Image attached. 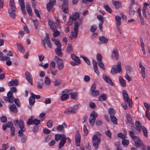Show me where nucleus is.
Instances as JSON below:
<instances>
[{"mask_svg":"<svg viewBox=\"0 0 150 150\" xmlns=\"http://www.w3.org/2000/svg\"><path fill=\"white\" fill-rule=\"evenodd\" d=\"M14 127L13 126V124L12 122H8L6 125L4 124L3 125V129L5 130L6 129L7 127Z\"/></svg>","mask_w":150,"mask_h":150,"instance_id":"bb28decb","label":"nucleus"},{"mask_svg":"<svg viewBox=\"0 0 150 150\" xmlns=\"http://www.w3.org/2000/svg\"><path fill=\"white\" fill-rule=\"evenodd\" d=\"M122 96L123 98V99L125 103H126L125 105H124L123 107L124 109H126L127 108V103L129 107L132 108V101L129 96L127 91L125 90L122 91Z\"/></svg>","mask_w":150,"mask_h":150,"instance_id":"f257e3e1","label":"nucleus"},{"mask_svg":"<svg viewBox=\"0 0 150 150\" xmlns=\"http://www.w3.org/2000/svg\"><path fill=\"white\" fill-rule=\"evenodd\" d=\"M108 112L110 116L114 115L115 113V110L112 108H109L108 109Z\"/></svg>","mask_w":150,"mask_h":150,"instance_id":"49530a36","label":"nucleus"},{"mask_svg":"<svg viewBox=\"0 0 150 150\" xmlns=\"http://www.w3.org/2000/svg\"><path fill=\"white\" fill-rule=\"evenodd\" d=\"M70 90H65L62 93V95L61 97V99L62 101H64L67 100L69 97V94H70Z\"/></svg>","mask_w":150,"mask_h":150,"instance_id":"9d476101","label":"nucleus"},{"mask_svg":"<svg viewBox=\"0 0 150 150\" xmlns=\"http://www.w3.org/2000/svg\"><path fill=\"white\" fill-rule=\"evenodd\" d=\"M34 118V117L33 116H32L30 118L28 119L27 122V124L28 125L33 124V120Z\"/></svg>","mask_w":150,"mask_h":150,"instance_id":"ea45409f","label":"nucleus"},{"mask_svg":"<svg viewBox=\"0 0 150 150\" xmlns=\"http://www.w3.org/2000/svg\"><path fill=\"white\" fill-rule=\"evenodd\" d=\"M18 82L17 80H12L10 81L8 85L9 86H16L18 85Z\"/></svg>","mask_w":150,"mask_h":150,"instance_id":"72a5a7b5","label":"nucleus"},{"mask_svg":"<svg viewBox=\"0 0 150 150\" xmlns=\"http://www.w3.org/2000/svg\"><path fill=\"white\" fill-rule=\"evenodd\" d=\"M25 78L27 81L29 82L31 85H33V79L32 77L29 72L26 71L25 73Z\"/></svg>","mask_w":150,"mask_h":150,"instance_id":"ddd939ff","label":"nucleus"},{"mask_svg":"<svg viewBox=\"0 0 150 150\" xmlns=\"http://www.w3.org/2000/svg\"><path fill=\"white\" fill-rule=\"evenodd\" d=\"M40 120H38L37 119H35L33 120V124L37 125L40 123Z\"/></svg>","mask_w":150,"mask_h":150,"instance_id":"13d9d810","label":"nucleus"},{"mask_svg":"<svg viewBox=\"0 0 150 150\" xmlns=\"http://www.w3.org/2000/svg\"><path fill=\"white\" fill-rule=\"evenodd\" d=\"M17 48L20 52L24 53L25 52V50L23 46L20 44H17Z\"/></svg>","mask_w":150,"mask_h":150,"instance_id":"cd10ccee","label":"nucleus"},{"mask_svg":"<svg viewBox=\"0 0 150 150\" xmlns=\"http://www.w3.org/2000/svg\"><path fill=\"white\" fill-rule=\"evenodd\" d=\"M25 129H21L18 132V136L21 137L23 134V132L25 130Z\"/></svg>","mask_w":150,"mask_h":150,"instance_id":"338daca9","label":"nucleus"},{"mask_svg":"<svg viewBox=\"0 0 150 150\" xmlns=\"http://www.w3.org/2000/svg\"><path fill=\"white\" fill-rule=\"evenodd\" d=\"M48 25L50 27V29L54 31L57 30V27L51 20H49L48 22Z\"/></svg>","mask_w":150,"mask_h":150,"instance_id":"2eb2a0df","label":"nucleus"},{"mask_svg":"<svg viewBox=\"0 0 150 150\" xmlns=\"http://www.w3.org/2000/svg\"><path fill=\"white\" fill-rule=\"evenodd\" d=\"M103 76L104 79L106 82L111 85L113 86L114 85V83L109 77L107 76L105 74L103 75Z\"/></svg>","mask_w":150,"mask_h":150,"instance_id":"f3484780","label":"nucleus"},{"mask_svg":"<svg viewBox=\"0 0 150 150\" xmlns=\"http://www.w3.org/2000/svg\"><path fill=\"white\" fill-rule=\"evenodd\" d=\"M42 80L41 79H40V80H39V79L38 78H37L36 79V81L39 84L37 85V88L39 89H41L42 88V86L40 84H39L41 83H42Z\"/></svg>","mask_w":150,"mask_h":150,"instance_id":"37998d69","label":"nucleus"},{"mask_svg":"<svg viewBox=\"0 0 150 150\" xmlns=\"http://www.w3.org/2000/svg\"><path fill=\"white\" fill-rule=\"evenodd\" d=\"M75 138L76 146H79L80 144L81 136L78 131H77L75 133Z\"/></svg>","mask_w":150,"mask_h":150,"instance_id":"f8f14e48","label":"nucleus"},{"mask_svg":"<svg viewBox=\"0 0 150 150\" xmlns=\"http://www.w3.org/2000/svg\"><path fill=\"white\" fill-rule=\"evenodd\" d=\"M98 116L97 113L93 111L90 115V118L89 119L95 120Z\"/></svg>","mask_w":150,"mask_h":150,"instance_id":"b1692460","label":"nucleus"},{"mask_svg":"<svg viewBox=\"0 0 150 150\" xmlns=\"http://www.w3.org/2000/svg\"><path fill=\"white\" fill-rule=\"evenodd\" d=\"M19 126L20 129H25V128L24 127V124L23 121L21 120H19Z\"/></svg>","mask_w":150,"mask_h":150,"instance_id":"a18cd8bd","label":"nucleus"},{"mask_svg":"<svg viewBox=\"0 0 150 150\" xmlns=\"http://www.w3.org/2000/svg\"><path fill=\"white\" fill-rule=\"evenodd\" d=\"M53 125V121L51 120H49L47 123V126L48 128L51 127Z\"/></svg>","mask_w":150,"mask_h":150,"instance_id":"bf43d9fd","label":"nucleus"},{"mask_svg":"<svg viewBox=\"0 0 150 150\" xmlns=\"http://www.w3.org/2000/svg\"><path fill=\"white\" fill-rule=\"evenodd\" d=\"M52 40L54 42V44L57 46V47L60 48L61 47V45L59 41L57 40L56 39L54 38Z\"/></svg>","mask_w":150,"mask_h":150,"instance_id":"de8ad7c7","label":"nucleus"},{"mask_svg":"<svg viewBox=\"0 0 150 150\" xmlns=\"http://www.w3.org/2000/svg\"><path fill=\"white\" fill-rule=\"evenodd\" d=\"M55 23L58 28L59 29H60L61 28L60 24V23L58 19L57 18L55 19Z\"/></svg>","mask_w":150,"mask_h":150,"instance_id":"e2e57ef3","label":"nucleus"},{"mask_svg":"<svg viewBox=\"0 0 150 150\" xmlns=\"http://www.w3.org/2000/svg\"><path fill=\"white\" fill-rule=\"evenodd\" d=\"M15 12L11 11V10H8V13L10 16L13 18H15L16 16V14L15 13Z\"/></svg>","mask_w":150,"mask_h":150,"instance_id":"09e8293b","label":"nucleus"},{"mask_svg":"<svg viewBox=\"0 0 150 150\" xmlns=\"http://www.w3.org/2000/svg\"><path fill=\"white\" fill-rule=\"evenodd\" d=\"M125 136L122 133V145L125 147L127 146L129 144V141L125 139Z\"/></svg>","mask_w":150,"mask_h":150,"instance_id":"4be33fe9","label":"nucleus"},{"mask_svg":"<svg viewBox=\"0 0 150 150\" xmlns=\"http://www.w3.org/2000/svg\"><path fill=\"white\" fill-rule=\"evenodd\" d=\"M111 122L114 124H117V119L114 115L110 116Z\"/></svg>","mask_w":150,"mask_h":150,"instance_id":"4c0bfd02","label":"nucleus"},{"mask_svg":"<svg viewBox=\"0 0 150 150\" xmlns=\"http://www.w3.org/2000/svg\"><path fill=\"white\" fill-rule=\"evenodd\" d=\"M135 126L136 129L139 132L141 131V129H143V127H144V126L142 125L140 122L138 121L136 122Z\"/></svg>","mask_w":150,"mask_h":150,"instance_id":"aec40b11","label":"nucleus"},{"mask_svg":"<svg viewBox=\"0 0 150 150\" xmlns=\"http://www.w3.org/2000/svg\"><path fill=\"white\" fill-rule=\"evenodd\" d=\"M66 51L67 53L70 54L73 52V48L72 45L71 43H69L67 46L66 49Z\"/></svg>","mask_w":150,"mask_h":150,"instance_id":"412c9836","label":"nucleus"},{"mask_svg":"<svg viewBox=\"0 0 150 150\" xmlns=\"http://www.w3.org/2000/svg\"><path fill=\"white\" fill-rule=\"evenodd\" d=\"M63 125L65 127H66L65 124L64 123L63 125H59L57 126V129L59 131H62L64 128Z\"/></svg>","mask_w":150,"mask_h":150,"instance_id":"8fccbe9b","label":"nucleus"},{"mask_svg":"<svg viewBox=\"0 0 150 150\" xmlns=\"http://www.w3.org/2000/svg\"><path fill=\"white\" fill-rule=\"evenodd\" d=\"M105 134L107 136L109 137L110 138H111V132H110V130H108L107 131L105 132Z\"/></svg>","mask_w":150,"mask_h":150,"instance_id":"69168bd1","label":"nucleus"},{"mask_svg":"<svg viewBox=\"0 0 150 150\" xmlns=\"http://www.w3.org/2000/svg\"><path fill=\"white\" fill-rule=\"evenodd\" d=\"M26 7L27 12L28 14L30 16L32 15V12L30 6L28 3H27L26 4Z\"/></svg>","mask_w":150,"mask_h":150,"instance_id":"c85d7f7f","label":"nucleus"},{"mask_svg":"<svg viewBox=\"0 0 150 150\" xmlns=\"http://www.w3.org/2000/svg\"><path fill=\"white\" fill-rule=\"evenodd\" d=\"M32 21L35 29H38V21L36 19L33 20Z\"/></svg>","mask_w":150,"mask_h":150,"instance_id":"79ce46f5","label":"nucleus"},{"mask_svg":"<svg viewBox=\"0 0 150 150\" xmlns=\"http://www.w3.org/2000/svg\"><path fill=\"white\" fill-rule=\"evenodd\" d=\"M54 60L57 63V67L59 70H62L64 67L63 61L61 59L58 58L57 56L54 57Z\"/></svg>","mask_w":150,"mask_h":150,"instance_id":"0eeeda50","label":"nucleus"},{"mask_svg":"<svg viewBox=\"0 0 150 150\" xmlns=\"http://www.w3.org/2000/svg\"><path fill=\"white\" fill-rule=\"evenodd\" d=\"M132 6L131 4H130V6L129 8V14L131 16H133L134 15L135 11L132 9Z\"/></svg>","mask_w":150,"mask_h":150,"instance_id":"e433bc0d","label":"nucleus"},{"mask_svg":"<svg viewBox=\"0 0 150 150\" xmlns=\"http://www.w3.org/2000/svg\"><path fill=\"white\" fill-rule=\"evenodd\" d=\"M9 107L10 110L13 112H16L17 111V109L15 105L13 104L12 105H9Z\"/></svg>","mask_w":150,"mask_h":150,"instance_id":"c9c22d12","label":"nucleus"},{"mask_svg":"<svg viewBox=\"0 0 150 150\" xmlns=\"http://www.w3.org/2000/svg\"><path fill=\"white\" fill-rule=\"evenodd\" d=\"M142 130L143 132L144 135L146 137H147V131L146 128L144 127H143Z\"/></svg>","mask_w":150,"mask_h":150,"instance_id":"6e6d98bb","label":"nucleus"},{"mask_svg":"<svg viewBox=\"0 0 150 150\" xmlns=\"http://www.w3.org/2000/svg\"><path fill=\"white\" fill-rule=\"evenodd\" d=\"M9 6L11 10V11H15L16 8L13 0H10L9 1Z\"/></svg>","mask_w":150,"mask_h":150,"instance_id":"a211bd4d","label":"nucleus"},{"mask_svg":"<svg viewBox=\"0 0 150 150\" xmlns=\"http://www.w3.org/2000/svg\"><path fill=\"white\" fill-rule=\"evenodd\" d=\"M121 64L120 62L117 63L116 66L114 65L112 67L111 70V73L112 74H115L118 73H120L121 71Z\"/></svg>","mask_w":150,"mask_h":150,"instance_id":"20e7f679","label":"nucleus"},{"mask_svg":"<svg viewBox=\"0 0 150 150\" xmlns=\"http://www.w3.org/2000/svg\"><path fill=\"white\" fill-rule=\"evenodd\" d=\"M30 94L31 96H33L35 99V98L36 99H39L40 98V96L39 95H35L33 93H31Z\"/></svg>","mask_w":150,"mask_h":150,"instance_id":"0e129e2a","label":"nucleus"},{"mask_svg":"<svg viewBox=\"0 0 150 150\" xmlns=\"http://www.w3.org/2000/svg\"><path fill=\"white\" fill-rule=\"evenodd\" d=\"M53 5H54L49 3L47 4V8L48 11H50Z\"/></svg>","mask_w":150,"mask_h":150,"instance_id":"5fc2aeb1","label":"nucleus"},{"mask_svg":"<svg viewBox=\"0 0 150 150\" xmlns=\"http://www.w3.org/2000/svg\"><path fill=\"white\" fill-rule=\"evenodd\" d=\"M79 107L77 105L72 106L71 108L67 109L64 111L65 114L69 115L72 114H74L78 110Z\"/></svg>","mask_w":150,"mask_h":150,"instance_id":"39448f33","label":"nucleus"},{"mask_svg":"<svg viewBox=\"0 0 150 150\" xmlns=\"http://www.w3.org/2000/svg\"><path fill=\"white\" fill-rule=\"evenodd\" d=\"M107 96L105 94H101L98 97V99L100 101H105L107 99Z\"/></svg>","mask_w":150,"mask_h":150,"instance_id":"473e14b6","label":"nucleus"},{"mask_svg":"<svg viewBox=\"0 0 150 150\" xmlns=\"http://www.w3.org/2000/svg\"><path fill=\"white\" fill-rule=\"evenodd\" d=\"M113 4L116 8H118L121 5V3L118 1H113Z\"/></svg>","mask_w":150,"mask_h":150,"instance_id":"a19ab883","label":"nucleus"},{"mask_svg":"<svg viewBox=\"0 0 150 150\" xmlns=\"http://www.w3.org/2000/svg\"><path fill=\"white\" fill-rule=\"evenodd\" d=\"M56 64L55 62L53 61H52L50 64V67L51 69H55Z\"/></svg>","mask_w":150,"mask_h":150,"instance_id":"603ef678","label":"nucleus"},{"mask_svg":"<svg viewBox=\"0 0 150 150\" xmlns=\"http://www.w3.org/2000/svg\"><path fill=\"white\" fill-rule=\"evenodd\" d=\"M126 117L127 120L128 122H126V123L127 125H129L130 124L131 125L134 124V123L132 121V118L130 115L129 114H126Z\"/></svg>","mask_w":150,"mask_h":150,"instance_id":"dca6fc26","label":"nucleus"},{"mask_svg":"<svg viewBox=\"0 0 150 150\" xmlns=\"http://www.w3.org/2000/svg\"><path fill=\"white\" fill-rule=\"evenodd\" d=\"M134 142V146L137 148H139L143 145V143L138 137H135L133 140Z\"/></svg>","mask_w":150,"mask_h":150,"instance_id":"9b49d317","label":"nucleus"},{"mask_svg":"<svg viewBox=\"0 0 150 150\" xmlns=\"http://www.w3.org/2000/svg\"><path fill=\"white\" fill-rule=\"evenodd\" d=\"M53 32V36L54 37H57L60 34L59 32L57 31V30Z\"/></svg>","mask_w":150,"mask_h":150,"instance_id":"864d4df0","label":"nucleus"},{"mask_svg":"<svg viewBox=\"0 0 150 150\" xmlns=\"http://www.w3.org/2000/svg\"><path fill=\"white\" fill-rule=\"evenodd\" d=\"M97 28L96 26L94 25L91 26V28L90 30L91 32H93L96 31Z\"/></svg>","mask_w":150,"mask_h":150,"instance_id":"774afa93","label":"nucleus"},{"mask_svg":"<svg viewBox=\"0 0 150 150\" xmlns=\"http://www.w3.org/2000/svg\"><path fill=\"white\" fill-rule=\"evenodd\" d=\"M82 23L81 20L75 22L74 23V31L71 32L69 38L72 40L76 38L77 36L78 32V27Z\"/></svg>","mask_w":150,"mask_h":150,"instance_id":"f03ea898","label":"nucleus"},{"mask_svg":"<svg viewBox=\"0 0 150 150\" xmlns=\"http://www.w3.org/2000/svg\"><path fill=\"white\" fill-rule=\"evenodd\" d=\"M129 135L132 138L133 140L135 138V137H137L135 136L134 133L132 131H130L129 132Z\"/></svg>","mask_w":150,"mask_h":150,"instance_id":"4d7b16f0","label":"nucleus"},{"mask_svg":"<svg viewBox=\"0 0 150 150\" xmlns=\"http://www.w3.org/2000/svg\"><path fill=\"white\" fill-rule=\"evenodd\" d=\"M112 53V55L115 56L117 60L118 59L119 56L117 49L115 48H114L113 50Z\"/></svg>","mask_w":150,"mask_h":150,"instance_id":"2f4dec72","label":"nucleus"},{"mask_svg":"<svg viewBox=\"0 0 150 150\" xmlns=\"http://www.w3.org/2000/svg\"><path fill=\"white\" fill-rule=\"evenodd\" d=\"M35 103V99L32 96L29 99V103L30 105H33Z\"/></svg>","mask_w":150,"mask_h":150,"instance_id":"c03bdc74","label":"nucleus"},{"mask_svg":"<svg viewBox=\"0 0 150 150\" xmlns=\"http://www.w3.org/2000/svg\"><path fill=\"white\" fill-rule=\"evenodd\" d=\"M139 67L141 69V73L143 79H145L146 76L145 73V68L142 66L140 63L139 64Z\"/></svg>","mask_w":150,"mask_h":150,"instance_id":"393cba45","label":"nucleus"},{"mask_svg":"<svg viewBox=\"0 0 150 150\" xmlns=\"http://www.w3.org/2000/svg\"><path fill=\"white\" fill-rule=\"evenodd\" d=\"M65 137L64 134H56L55 136V139L57 142H58L60 139H62Z\"/></svg>","mask_w":150,"mask_h":150,"instance_id":"a878e982","label":"nucleus"},{"mask_svg":"<svg viewBox=\"0 0 150 150\" xmlns=\"http://www.w3.org/2000/svg\"><path fill=\"white\" fill-rule=\"evenodd\" d=\"M66 137H65L62 139H61L59 142L58 147L59 149H61L62 147L64 144L66 143Z\"/></svg>","mask_w":150,"mask_h":150,"instance_id":"6ab92c4d","label":"nucleus"},{"mask_svg":"<svg viewBox=\"0 0 150 150\" xmlns=\"http://www.w3.org/2000/svg\"><path fill=\"white\" fill-rule=\"evenodd\" d=\"M99 40L101 42V43H99L100 44L102 43H105L107 42L108 41V39L107 38L103 36L100 37L99 38Z\"/></svg>","mask_w":150,"mask_h":150,"instance_id":"c756f323","label":"nucleus"},{"mask_svg":"<svg viewBox=\"0 0 150 150\" xmlns=\"http://www.w3.org/2000/svg\"><path fill=\"white\" fill-rule=\"evenodd\" d=\"M93 142V146L95 149H97L101 141L100 137L97 136L96 135H94L92 137Z\"/></svg>","mask_w":150,"mask_h":150,"instance_id":"423d86ee","label":"nucleus"},{"mask_svg":"<svg viewBox=\"0 0 150 150\" xmlns=\"http://www.w3.org/2000/svg\"><path fill=\"white\" fill-rule=\"evenodd\" d=\"M51 74L52 75L54 76L56 75L57 72V70L55 69H51Z\"/></svg>","mask_w":150,"mask_h":150,"instance_id":"680f3d73","label":"nucleus"},{"mask_svg":"<svg viewBox=\"0 0 150 150\" xmlns=\"http://www.w3.org/2000/svg\"><path fill=\"white\" fill-rule=\"evenodd\" d=\"M126 69V73L130 74L133 71L132 67L129 65H127L125 67Z\"/></svg>","mask_w":150,"mask_h":150,"instance_id":"58836bf2","label":"nucleus"},{"mask_svg":"<svg viewBox=\"0 0 150 150\" xmlns=\"http://www.w3.org/2000/svg\"><path fill=\"white\" fill-rule=\"evenodd\" d=\"M115 20L116 22V28L119 32L121 34V28L120 26L121 24V18L118 16H116L115 17Z\"/></svg>","mask_w":150,"mask_h":150,"instance_id":"6e6552de","label":"nucleus"},{"mask_svg":"<svg viewBox=\"0 0 150 150\" xmlns=\"http://www.w3.org/2000/svg\"><path fill=\"white\" fill-rule=\"evenodd\" d=\"M61 47L60 48L57 47L55 50V53L59 57H62V52L61 50Z\"/></svg>","mask_w":150,"mask_h":150,"instance_id":"f704fd0d","label":"nucleus"},{"mask_svg":"<svg viewBox=\"0 0 150 150\" xmlns=\"http://www.w3.org/2000/svg\"><path fill=\"white\" fill-rule=\"evenodd\" d=\"M91 94L94 96H97L99 94V91L98 90H95L92 91Z\"/></svg>","mask_w":150,"mask_h":150,"instance_id":"3c124183","label":"nucleus"},{"mask_svg":"<svg viewBox=\"0 0 150 150\" xmlns=\"http://www.w3.org/2000/svg\"><path fill=\"white\" fill-rule=\"evenodd\" d=\"M71 58L76 63L79 64H80V60L78 57L75 55L74 54H71Z\"/></svg>","mask_w":150,"mask_h":150,"instance_id":"5701e85b","label":"nucleus"},{"mask_svg":"<svg viewBox=\"0 0 150 150\" xmlns=\"http://www.w3.org/2000/svg\"><path fill=\"white\" fill-rule=\"evenodd\" d=\"M79 14L78 13L73 14L70 16L69 22L67 23L68 25H71L73 23V21H75L79 18Z\"/></svg>","mask_w":150,"mask_h":150,"instance_id":"1a4fd4ad","label":"nucleus"},{"mask_svg":"<svg viewBox=\"0 0 150 150\" xmlns=\"http://www.w3.org/2000/svg\"><path fill=\"white\" fill-rule=\"evenodd\" d=\"M17 90L16 88L15 87H12L11 88V91H9L7 93V97H4L3 99L5 101H8L10 103H13L14 97L13 96V93L15 92Z\"/></svg>","mask_w":150,"mask_h":150,"instance_id":"7ed1b4c3","label":"nucleus"},{"mask_svg":"<svg viewBox=\"0 0 150 150\" xmlns=\"http://www.w3.org/2000/svg\"><path fill=\"white\" fill-rule=\"evenodd\" d=\"M50 83V81L49 79L47 77H45V83L46 85H49Z\"/></svg>","mask_w":150,"mask_h":150,"instance_id":"052dcab7","label":"nucleus"},{"mask_svg":"<svg viewBox=\"0 0 150 150\" xmlns=\"http://www.w3.org/2000/svg\"><path fill=\"white\" fill-rule=\"evenodd\" d=\"M18 3L21 7V9L23 13L25 15L26 14V11L25 9V5L23 0H18Z\"/></svg>","mask_w":150,"mask_h":150,"instance_id":"4468645a","label":"nucleus"},{"mask_svg":"<svg viewBox=\"0 0 150 150\" xmlns=\"http://www.w3.org/2000/svg\"><path fill=\"white\" fill-rule=\"evenodd\" d=\"M71 91L70 90V94H69V95H70L71 98L72 99L76 100L78 96V93L76 92L71 93Z\"/></svg>","mask_w":150,"mask_h":150,"instance_id":"7c9ffc66","label":"nucleus"}]
</instances>
